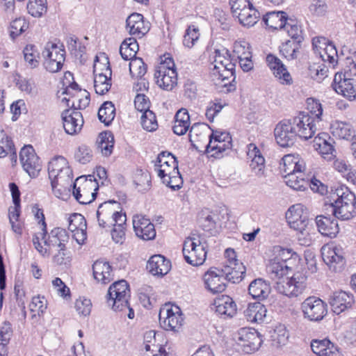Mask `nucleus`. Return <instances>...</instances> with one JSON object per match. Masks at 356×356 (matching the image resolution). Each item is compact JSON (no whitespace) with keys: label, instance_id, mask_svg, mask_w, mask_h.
Here are the masks:
<instances>
[{"label":"nucleus","instance_id":"1","mask_svg":"<svg viewBox=\"0 0 356 356\" xmlns=\"http://www.w3.org/2000/svg\"><path fill=\"white\" fill-rule=\"evenodd\" d=\"M329 201L335 218L348 220L356 216V195L348 187L341 186L332 190Z\"/></svg>","mask_w":356,"mask_h":356},{"label":"nucleus","instance_id":"2","mask_svg":"<svg viewBox=\"0 0 356 356\" xmlns=\"http://www.w3.org/2000/svg\"><path fill=\"white\" fill-rule=\"evenodd\" d=\"M205 288L211 293L223 292L227 282L238 283L242 281V273L240 271H230L229 266L222 268L211 267L203 275Z\"/></svg>","mask_w":356,"mask_h":356},{"label":"nucleus","instance_id":"3","mask_svg":"<svg viewBox=\"0 0 356 356\" xmlns=\"http://www.w3.org/2000/svg\"><path fill=\"white\" fill-rule=\"evenodd\" d=\"M154 163V170L164 184L174 190L180 188L179 185L172 186L170 184L172 178L180 175L177 159L172 153L167 151L160 152Z\"/></svg>","mask_w":356,"mask_h":356},{"label":"nucleus","instance_id":"4","mask_svg":"<svg viewBox=\"0 0 356 356\" xmlns=\"http://www.w3.org/2000/svg\"><path fill=\"white\" fill-rule=\"evenodd\" d=\"M48 175L54 194L58 198L62 195L60 188H57L59 180L69 181L72 179V171L67 159L58 156L54 157L48 164Z\"/></svg>","mask_w":356,"mask_h":356},{"label":"nucleus","instance_id":"5","mask_svg":"<svg viewBox=\"0 0 356 356\" xmlns=\"http://www.w3.org/2000/svg\"><path fill=\"white\" fill-rule=\"evenodd\" d=\"M129 296V286L126 280H121L110 286L106 295L107 303L115 312L122 310L128 307Z\"/></svg>","mask_w":356,"mask_h":356},{"label":"nucleus","instance_id":"6","mask_svg":"<svg viewBox=\"0 0 356 356\" xmlns=\"http://www.w3.org/2000/svg\"><path fill=\"white\" fill-rule=\"evenodd\" d=\"M154 78L157 85L163 90L170 91L177 86V72L172 58H165L160 64L155 71Z\"/></svg>","mask_w":356,"mask_h":356},{"label":"nucleus","instance_id":"7","mask_svg":"<svg viewBox=\"0 0 356 356\" xmlns=\"http://www.w3.org/2000/svg\"><path fill=\"white\" fill-rule=\"evenodd\" d=\"M159 324L165 330L177 332L182 326L183 314L179 307L165 304L159 311Z\"/></svg>","mask_w":356,"mask_h":356},{"label":"nucleus","instance_id":"8","mask_svg":"<svg viewBox=\"0 0 356 356\" xmlns=\"http://www.w3.org/2000/svg\"><path fill=\"white\" fill-rule=\"evenodd\" d=\"M205 245L197 238H186L183 244L182 252L185 261L194 266L204 264L207 257Z\"/></svg>","mask_w":356,"mask_h":356},{"label":"nucleus","instance_id":"9","mask_svg":"<svg viewBox=\"0 0 356 356\" xmlns=\"http://www.w3.org/2000/svg\"><path fill=\"white\" fill-rule=\"evenodd\" d=\"M323 261L332 271H341L346 264L343 249L340 245L331 242L321 248Z\"/></svg>","mask_w":356,"mask_h":356},{"label":"nucleus","instance_id":"10","mask_svg":"<svg viewBox=\"0 0 356 356\" xmlns=\"http://www.w3.org/2000/svg\"><path fill=\"white\" fill-rule=\"evenodd\" d=\"M42 55L44 58V64L47 71L56 73L62 69L65 60V50L63 45L59 47L54 43L48 42Z\"/></svg>","mask_w":356,"mask_h":356},{"label":"nucleus","instance_id":"11","mask_svg":"<svg viewBox=\"0 0 356 356\" xmlns=\"http://www.w3.org/2000/svg\"><path fill=\"white\" fill-rule=\"evenodd\" d=\"M307 287V277L301 273H296L283 282L277 283L278 291L289 298L300 296Z\"/></svg>","mask_w":356,"mask_h":356},{"label":"nucleus","instance_id":"12","mask_svg":"<svg viewBox=\"0 0 356 356\" xmlns=\"http://www.w3.org/2000/svg\"><path fill=\"white\" fill-rule=\"evenodd\" d=\"M246 163H248V176L260 178L265 173V159L260 149L254 143L248 145L246 152Z\"/></svg>","mask_w":356,"mask_h":356},{"label":"nucleus","instance_id":"13","mask_svg":"<svg viewBox=\"0 0 356 356\" xmlns=\"http://www.w3.org/2000/svg\"><path fill=\"white\" fill-rule=\"evenodd\" d=\"M301 310L305 318L318 321L327 314V305L319 298L310 296L301 304Z\"/></svg>","mask_w":356,"mask_h":356},{"label":"nucleus","instance_id":"14","mask_svg":"<svg viewBox=\"0 0 356 356\" xmlns=\"http://www.w3.org/2000/svg\"><path fill=\"white\" fill-rule=\"evenodd\" d=\"M19 159L24 170L29 175L31 178L37 177L42 169V164L33 147L31 145H26L22 148Z\"/></svg>","mask_w":356,"mask_h":356},{"label":"nucleus","instance_id":"15","mask_svg":"<svg viewBox=\"0 0 356 356\" xmlns=\"http://www.w3.org/2000/svg\"><path fill=\"white\" fill-rule=\"evenodd\" d=\"M209 138V142L206 146V152L210 153L215 151L211 156L216 158L220 157L223 152L232 147V138L227 132L213 131Z\"/></svg>","mask_w":356,"mask_h":356},{"label":"nucleus","instance_id":"16","mask_svg":"<svg viewBox=\"0 0 356 356\" xmlns=\"http://www.w3.org/2000/svg\"><path fill=\"white\" fill-rule=\"evenodd\" d=\"M291 120L298 136L308 140L314 135L316 131V121L309 113H300Z\"/></svg>","mask_w":356,"mask_h":356},{"label":"nucleus","instance_id":"17","mask_svg":"<svg viewBox=\"0 0 356 356\" xmlns=\"http://www.w3.org/2000/svg\"><path fill=\"white\" fill-rule=\"evenodd\" d=\"M277 143L282 147H288L293 144L298 136L292 120H282L274 130Z\"/></svg>","mask_w":356,"mask_h":356},{"label":"nucleus","instance_id":"18","mask_svg":"<svg viewBox=\"0 0 356 356\" xmlns=\"http://www.w3.org/2000/svg\"><path fill=\"white\" fill-rule=\"evenodd\" d=\"M332 88L337 94L342 95L349 101L356 100V88L354 86L353 80L346 77L345 74L336 73Z\"/></svg>","mask_w":356,"mask_h":356},{"label":"nucleus","instance_id":"19","mask_svg":"<svg viewBox=\"0 0 356 356\" xmlns=\"http://www.w3.org/2000/svg\"><path fill=\"white\" fill-rule=\"evenodd\" d=\"M61 118L66 134L74 135L81 130L84 122L82 114L79 111L65 109L62 112Z\"/></svg>","mask_w":356,"mask_h":356},{"label":"nucleus","instance_id":"20","mask_svg":"<svg viewBox=\"0 0 356 356\" xmlns=\"http://www.w3.org/2000/svg\"><path fill=\"white\" fill-rule=\"evenodd\" d=\"M313 147L325 160L331 161L335 157L333 139L327 133H320L314 138Z\"/></svg>","mask_w":356,"mask_h":356},{"label":"nucleus","instance_id":"21","mask_svg":"<svg viewBox=\"0 0 356 356\" xmlns=\"http://www.w3.org/2000/svg\"><path fill=\"white\" fill-rule=\"evenodd\" d=\"M133 227L136 236L145 241L152 240L156 236L154 224L142 215L134 216Z\"/></svg>","mask_w":356,"mask_h":356},{"label":"nucleus","instance_id":"22","mask_svg":"<svg viewBox=\"0 0 356 356\" xmlns=\"http://www.w3.org/2000/svg\"><path fill=\"white\" fill-rule=\"evenodd\" d=\"M329 302L332 312L339 315L350 309L355 300L353 294L341 291L333 293L330 298Z\"/></svg>","mask_w":356,"mask_h":356},{"label":"nucleus","instance_id":"23","mask_svg":"<svg viewBox=\"0 0 356 356\" xmlns=\"http://www.w3.org/2000/svg\"><path fill=\"white\" fill-rule=\"evenodd\" d=\"M285 217L288 225L292 229H298L308 223L306 208L302 204L291 206L286 211Z\"/></svg>","mask_w":356,"mask_h":356},{"label":"nucleus","instance_id":"24","mask_svg":"<svg viewBox=\"0 0 356 356\" xmlns=\"http://www.w3.org/2000/svg\"><path fill=\"white\" fill-rule=\"evenodd\" d=\"M126 29L131 35L142 38L149 30L147 22L144 21L143 15L134 13L126 20Z\"/></svg>","mask_w":356,"mask_h":356},{"label":"nucleus","instance_id":"25","mask_svg":"<svg viewBox=\"0 0 356 356\" xmlns=\"http://www.w3.org/2000/svg\"><path fill=\"white\" fill-rule=\"evenodd\" d=\"M280 168L284 178V176H289L292 173L304 171L305 163L298 154H286L282 157Z\"/></svg>","mask_w":356,"mask_h":356},{"label":"nucleus","instance_id":"26","mask_svg":"<svg viewBox=\"0 0 356 356\" xmlns=\"http://www.w3.org/2000/svg\"><path fill=\"white\" fill-rule=\"evenodd\" d=\"M266 63L274 76L281 83H291L292 79L289 72L277 57L274 55L269 54L266 56Z\"/></svg>","mask_w":356,"mask_h":356},{"label":"nucleus","instance_id":"27","mask_svg":"<svg viewBox=\"0 0 356 356\" xmlns=\"http://www.w3.org/2000/svg\"><path fill=\"white\" fill-rule=\"evenodd\" d=\"M316 225L322 235L331 238H335L339 232L338 221L333 217L318 216L316 218Z\"/></svg>","mask_w":356,"mask_h":356},{"label":"nucleus","instance_id":"28","mask_svg":"<svg viewBox=\"0 0 356 356\" xmlns=\"http://www.w3.org/2000/svg\"><path fill=\"white\" fill-rule=\"evenodd\" d=\"M45 236H47V235ZM41 237L42 239L44 240L45 245L49 247H58L62 251H65V245L68 243L70 238L67 232L60 227L54 228L47 238L46 237L42 238V235Z\"/></svg>","mask_w":356,"mask_h":356},{"label":"nucleus","instance_id":"29","mask_svg":"<svg viewBox=\"0 0 356 356\" xmlns=\"http://www.w3.org/2000/svg\"><path fill=\"white\" fill-rule=\"evenodd\" d=\"M147 268L154 275L163 276L170 270L171 263L163 255L155 254L147 261Z\"/></svg>","mask_w":356,"mask_h":356},{"label":"nucleus","instance_id":"30","mask_svg":"<svg viewBox=\"0 0 356 356\" xmlns=\"http://www.w3.org/2000/svg\"><path fill=\"white\" fill-rule=\"evenodd\" d=\"M235 67H213L211 70V75L213 77V80L218 81L217 84H220L223 87L233 86L232 83L236 79L235 75Z\"/></svg>","mask_w":356,"mask_h":356},{"label":"nucleus","instance_id":"31","mask_svg":"<svg viewBox=\"0 0 356 356\" xmlns=\"http://www.w3.org/2000/svg\"><path fill=\"white\" fill-rule=\"evenodd\" d=\"M311 348L318 356H343L338 348L327 339L313 340Z\"/></svg>","mask_w":356,"mask_h":356},{"label":"nucleus","instance_id":"32","mask_svg":"<svg viewBox=\"0 0 356 356\" xmlns=\"http://www.w3.org/2000/svg\"><path fill=\"white\" fill-rule=\"evenodd\" d=\"M216 312L224 318L232 317L236 312V305L234 301L228 296H222L214 300Z\"/></svg>","mask_w":356,"mask_h":356},{"label":"nucleus","instance_id":"33","mask_svg":"<svg viewBox=\"0 0 356 356\" xmlns=\"http://www.w3.org/2000/svg\"><path fill=\"white\" fill-rule=\"evenodd\" d=\"M94 278L102 284H108L113 280L112 268L107 261H96L92 265Z\"/></svg>","mask_w":356,"mask_h":356},{"label":"nucleus","instance_id":"34","mask_svg":"<svg viewBox=\"0 0 356 356\" xmlns=\"http://www.w3.org/2000/svg\"><path fill=\"white\" fill-rule=\"evenodd\" d=\"M112 71L110 65L106 67L105 72L95 74L94 79V88L97 94L103 95L110 90L111 87Z\"/></svg>","mask_w":356,"mask_h":356},{"label":"nucleus","instance_id":"35","mask_svg":"<svg viewBox=\"0 0 356 356\" xmlns=\"http://www.w3.org/2000/svg\"><path fill=\"white\" fill-rule=\"evenodd\" d=\"M332 134L339 139L350 140L354 137L353 126L347 122L335 120L330 125Z\"/></svg>","mask_w":356,"mask_h":356},{"label":"nucleus","instance_id":"36","mask_svg":"<svg viewBox=\"0 0 356 356\" xmlns=\"http://www.w3.org/2000/svg\"><path fill=\"white\" fill-rule=\"evenodd\" d=\"M284 182L295 191H303L309 187V180L306 178L304 171H298L289 176H284Z\"/></svg>","mask_w":356,"mask_h":356},{"label":"nucleus","instance_id":"37","mask_svg":"<svg viewBox=\"0 0 356 356\" xmlns=\"http://www.w3.org/2000/svg\"><path fill=\"white\" fill-rule=\"evenodd\" d=\"M288 20V15L283 11H272L263 17L265 24L272 29H282Z\"/></svg>","mask_w":356,"mask_h":356},{"label":"nucleus","instance_id":"38","mask_svg":"<svg viewBox=\"0 0 356 356\" xmlns=\"http://www.w3.org/2000/svg\"><path fill=\"white\" fill-rule=\"evenodd\" d=\"M94 188V192L90 193L89 191L87 190V188L91 189L92 187L88 186V184H86L83 190H81L80 187L76 188V183L73 185V191L72 194L76 200L81 204H87L92 202L95 200L97 195V190L99 188L98 184L96 183Z\"/></svg>","mask_w":356,"mask_h":356},{"label":"nucleus","instance_id":"39","mask_svg":"<svg viewBox=\"0 0 356 356\" xmlns=\"http://www.w3.org/2000/svg\"><path fill=\"white\" fill-rule=\"evenodd\" d=\"M249 294L254 299L265 298L270 291V284L263 279L252 281L248 287Z\"/></svg>","mask_w":356,"mask_h":356},{"label":"nucleus","instance_id":"40","mask_svg":"<svg viewBox=\"0 0 356 356\" xmlns=\"http://www.w3.org/2000/svg\"><path fill=\"white\" fill-rule=\"evenodd\" d=\"M265 306L259 302L249 304L246 310V321L252 323L261 322L266 315Z\"/></svg>","mask_w":356,"mask_h":356},{"label":"nucleus","instance_id":"41","mask_svg":"<svg viewBox=\"0 0 356 356\" xmlns=\"http://www.w3.org/2000/svg\"><path fill=\"white\" fill-rule=\"evenodd\" d=\"M139 49L138 44L134 38L125 39L120 47V54L124 60L134 59Z\"/></svg>","mask_w":356,"mask_h":356},{"label":"nucleus","instance_id":"42","mask_svg":"<svg viewBox=\"0 0 356 356\" xmlns=\"http://www.w3.org/2000/svg\"><path fill=\"white\" fill-rule=\"evenodd\" d=\"M115 117V108L112 102H105L98 111V118L106 126H109Z\"/></svg>","mask_w":356,"mask_h":356},{"label":"nucleus","instance_id":"43","mask_svg":"<svg viewBox=\"0 0 356 356\" xmlns=\"http://www.w3.org/2000/svg\"><path fill=\"white\" fill-rule=\"evenodd\" d=\"M263 342L261 334L254 329L246 331V353L257 351Z\"/></svg>","mask_w":356,"mask_h":356},{"label":"nucleus","instance_id":"44","mask_svg":"<svg viewBox=\"0 0 356 356\" xmlns=\"http://www.w3.org/2000/svg\"><path fill=\"white\" fill-rule=\"evenodd\" d=\"M224 255L226 259V261L223 265V267L229 266L230 268V271H240L242 273L243 280L245 273V266L242 262H239L236 259V253L235 250L232 248H227L225 250Z\"/></svg>","mask_w":356,"mask_h":356},{"label":"nucleus","instance_id":"45","mask_svg":"<svg viewBox=\"0 0 356 356\" xmlns=\"http://www.w3.org/2000/svg\"><path fill=\"white\" fill-rule=\"evenodd\" d=\"M13 330L9 322H5L0 329V356H8V344L10 342Z\"/></svg>","mask_w":356,"mask_h":356},{"label":"nucleus","instance_id":"46","mask_svg":"<svg viewBox=\"0 0 356 356\" xmlns=\"http://www.w3.org/2000/svg\"><path fill=\"white\" fill-rule=\"evenodd\" d=\"M272 252L275 257L274 260H280V262L285 263L287 260L298 258V254L292 248H284L281 245H275L273 248Z\"/></svg>","mask_w":356,"mask_h":356},{"label":"nucleus","instance_id":"47","mask_svg":"<svg viewBox=\"0 0 356 356\" xmlns=\"http://www.w3.org/2000/svg\"><path fill=\"white\" fill-rule=\"evenodd\" d=\"M291 270L285 263L271 260L267 266L268 273L270 274L273 279L282 277L286 275L289 270Z\"/></svg>","mask_w":356,"mask_h":356},{"label":"nucleus","instance_id":"48","mask_svg":"<svg viewBox=\"0 0 356 356\" xmlns=\"http://www.w3.org/2000/svg\"><path fill=\"white\" fill-rule=\"evenodd\" d=\"M288 338V331L283 325L277 326L270 335L272 345L275 347H281L285 345Z\"/></svg>","mask_w":356,"mask_h":356},{"label":"nucleus","instance_id":"49","mask_svg":"<svg viewBox=\"0 0 356 356\" xmlns=\"http://www.w3.org/2000/svg\"><path fill=\"white\" fill-rule=\"evenodd\" d=\"M29 13L34 17H40L47 10V0H29L27 3Z\"/></svg>","mask_w":356,"mask_h":356},{"label":"nucleus","instance_id":"50","mask_svg":"<svg viewBox=\"0 0 356 356\" xmlns=\"http://www.w3.org/2000/svg\"><path fill=\"white\" fill-rule=\"evenodd\" d=\"M296 232V238L301 245L309 246L313 241V236L311 232L312 229L309 227V224L302 225L298 229H294Z\"/></svg>","mask_w":356,"mask_h":356},{"label":"nucleus","instance_id":"51","mask_svg":"<svg viewBox=\"0 0 356 356\" xmlns=\"http://www.w3.org/2000/svg\"><path fill=\"white\" fill-rule=\"evenodd\" d=\"M99 139V147L102 154L106 156H110L114 146L113 135L111 132L102 133Z\"/></svg>","mask_w":356,"mask_h":356},{"label":"nucleus","instance_id":"52","mask_svg":"<svg viewBox=\"0 0 356 356\" xmlns=\"http://www.w3.org/2000/svg\"><path fill=\"white\" fill-rule=\"evenodd\" d=\"M17 86L22 92H26L31 97H35L38 94V87L31 79L19 78L17 82Z\"/></svg>","mask_w":356,"mask_h":356},{"label":"nucleus","instance_id":"53","mask_svg":"<svg viewBox=\"0 0 356 356\" xmlns=\"http://www.w3.org/2000/svg\"><path fill=\"white\" fill-rule=\"evenodd\" d=\"M318 56L324 62H327L333 67L337 62V51L335 46L332 43L329 42Z\"/></svg>","mask_w":356,"mask_h":356},{"label":"nucleus","instance_id":"54","mask_svg":"<svg viewBox=\"0 0 356 356\" xmlns=\"http://www.w3.org/2000/svg\"><path fill=\"white\" fill-rule=\"evenodd\" d=\"M211 212L216 228L226 226V223L229 218L228 209L226 207H219L211 211Z\"/></svg>","mask_w":356,"mask_h":356},{"label":"nucleus","instance_id":"55","mask_svg":"<svg viewBox=\"0 0 356 356\" xmlns=\"http://www.w3.org/2000/svg\"><path fill=\"white\" fill-rule=\"evenodd\" d=\"M129 71L133 76L141 79L147 72V65L142 58H135L129 63Z\"/></svg>","mask_w":356,"mask_h":356},{"label":"nucleus","instance_id":"56","mask_svg":"<svg viewBox=\"0 0 356 356\" xmlns=\"http://www.w3.org/2000/svg\"><path fill=\"white\" fill-rule=\"evenodd\" d=\"M244 2L245 0H229L233 17L237 19L243 26H245V14L243 13L245 8Z\"/></svg>","mask_w":356,"mask_h":356},{"label":"nucleus","instance_id":"57","mask_svg":"<svg viewBox=\"0 0 356 356\" xmlns=\"http://www.w3.org/2000/svg\"><path fill=\"white\" fill-rule=\"evenodd\" d=\"M24 57L25 61L29 64L31 68L38 67L39 61V54L33 44L26 45L23 50Z\"/></svg>","mask_w":356,"mask_h":356},{"label":"nucleus","instance_id":"58","mask_svg":"<svg viewBox=\"0 0 356 356\" xmlns=\"http://www.w3.org/2000/svg\"><path fill=\"white\" fill-rule=\"evenodd\" d=\"M141 124L143 128L147 131L156 130L158 123L155 113L150 110L143 112L141 116Z\"/></svg>","mask_w":356,"mask_h":356},{"label":"nucleus","instance_id":"59","mask_svg":"<svg viewBox=\"0 0 356 356\" xmlns=\"http://www.w3.org/2000/svg\"><path fill=\"white\" fill-rule=\"evenodd\" d=\"M47 308V300L44 296H34L30 304V310L34 313L33 316L36 314L40 316L44 314Z\"/></svg>","mask_w":356,"mask_h":356},{"label":"nucleus","instance_id":"60","mask_svg":"<svg viewBox=\"0 0 356 356\" xmlns=\"http://www.w3.org/2000/svg\"><path fill=\"white\" fill-rule=\"evenodd\" d=\"M29 27V24L23 18H17L12 21L10 25V36L15 40L24 32Z\"/></svg>","mask_w":356,"mask_h":356},{"label":"nucleus","instance_id":"61","mask_svg":"<svg viewBox=\"0 0 356 356\" xmlns=\"http://www.w3.org/2000/svg\"><path fill=\"white\" fill-rule=\"evenodd\" d=\"M199 29L195 25H190L186 29L184 35L183 44L188 48H191L199 39Z\"/></svg>","mask_w":356,"mask_h":356},{"label":"nucleus","instance_id":"62","mask_svg":"<svg viewBox=\"0 0 356 356\" xmlns=\"http://www.w3.org/2000/svg\"><path fill=\"white\" fill-rule=\"evenodd\" d=\"M307 108L309 112V115L315 119V121L321 120L323 114V108L320 102L314 98H308L307 99Z\"/></svg>","mask_w":356,"mask_h":356},{"label":"nucleus","instance_id":"63","mask_svg":"<svg viewBox=\"0 0 356 356\" xmlns=\"http://www.w3.org/2000/svg\"><path fill=\"white\" fill-rule=\"evenodd\" d=\"M198 222L205 232H212L216 229L211 211H202L200 215Z\"/></svg>","mask_w":356,"mask_h":356},{"label":"nucleus","instance_id":"64","mask_svg":"<svg viewBox=\"0 0 356 356\" xmlns=\"http://www.w3.org/2000/svg\"><path fill=\"white\" fill-rule=\"evenodd\" d=\"M68 229L70 231H76L81 228H87L86 220L83 215L78 213H74L68 218Z\"/></svg>","mask_w":356,"mask_h":356}]
</instances>
